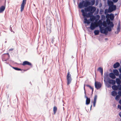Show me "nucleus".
Listing matches in <instances>:
<instances>
[{"label": "nucleus", "instance_id": "9b49d317", "mask_svg": "<svg viewBox=\"0 0 121 121\" xmlns=\"http://www.w3.org/2000/svg\"><path fill=\"white\" fill-rule=\"evenodd\" d=\"M2 59L3 61H6L9 59V58L5 54L2 56Z\"/></svg>", "mask_w": 121, "mask_h": 121}, {"label": "nucleus", "instance_id": "c85d7f7f", "mask_svg": "<svg viewBox=\"0 0 121 121\" xmlns=\"http://www.w3.org/2000/svg\"><path fill=\"white\" fill-rule=\"evenodd\" d=\"M86 86L87 87H89L92 90V93L93 91V87L91 86L88 85H86Z\"/></svg>", "mask_w": 121, "mask_h": 121}, {"label": "nucleus", "instance_id": "6e6552de", "mask_svg": "<svg viewBox=\"0 0 121 121\" xmlns=\"http://www.w3.org/2000/svg\"><path fill=\"white\" fill-rule=\"evenodd\" d=\"M84 97L85 98H86V105L89 104L90 102V98H88L86 96V94H85Z\"/></svg>", "mask_w": 121, "mask_h": 121}, {"label": "nucleus", "instance_id": "f257e3e1", "mask_svg": "<svg viewBox=\"0 0 121 121\" xmlns=\"http://www.w3.org/2000/svg\"><path fill=\"white\" fill-rule=\"evenodd\" d=\"M81 12L82 13V15L84 18L89 17L92 16L93 15V13L91 12H90L87 13L86 12H85V10L83 9L81 10Z\"/></svg>", "mask_w": 121, "mask_h": 121}, {"label": "nucleus", "instance_id": "4be33fe9", "mask_svg": "<svg viewBox=\"0 0 121 121\" xmlns=\"http://www.w3.org/2000/svg\"><path fill=\"white\" fill-rule=\"evenodd\" d=\"M120 79L119 78H116V82L117 83L118 85L121 84V81Z\"/></svg>", "mask_w": 121, "mask_h": 121}, {"label": "nucleus", "instance_id": "72a5a7b5", "mask_svg": "<svg viewBox=\"0 0 121 121\" xmlns=\"http://www.w3.org/2000/svg\"><path fill=\"white\" fill-rule=\"evenodd\" d=\"M118 90L121 91V84L118 85Z\"/></svg>", "mask_w": 121, "mask_h": 121}, {"label": "nucleus", "instance_id": "13d9d810", "mask_svg": "<svg viewBox=\"0 0 121 121\" xmlns=\"http://www.w3.org/2000/svg\"><path fill=\"white\" fill-rule=\"evenodd\" d=\"M111 87V86L110 85H109V84H108V87Z\"/></svg>", "mask_w": 121, "mask_h": 121}, {"label": "nucleus", "instance_id": "ddd939ff", "mask_svg": "<svg viewBox=\"0 0 121 121\" xmlns=\"http://www.w3.org/2000/svg\"><path fill=\"white\" fill-rule=\"evenodd\" d=\"M84 1H83L82 2H80L78 5V6L79 8L82 9L85 7L84 6Z\"/></svg>", "mask_w": 121, "mask_h": 121}, {"label": "nucleus", "instance_id": "f03ea898", "mask_svg": "<svg viewBox=\"0 0 121 121\" xmlns=\"http://www.w3.org/2000/svg\"><path fill=\"white\" fill-rule=\"evenodd\" d=\"M67 84L68 85L71 82L72 78L69 72H68L67 76Z\"/></svg>", "mask_w": 121, "mask_h": 121}, {"label": "nucleus", "instance_id": "c03bdc74", "mask_svg": "<svg viewBox=\"0 0 121 121\" xmlns=\"http://www.w3.org/2000/svg\"><path fill=\"white\" fill-rule=\"evenodd\" d=\"M118 94L119 96H121V91H119L118 92Z\"/></svg>", "mask_w": 121, "mask_h": 121}, {"label": "nucleus", "instance_id": "680f3d73", "mask_svg": "<svg viewBox=\"0 0 121 121\" xmlns=\"http://www.w3.org/2000/svg\"><path fill=\"white\" fill-rule=\"evenodd\" d=\"M102 6V4H100V5L99 6V7H100V6Z\"/></svg>", "mask_w": 121, "mask_h": 121}, {"label": "nucleus", "instance_id": "ea45409f", "mask_svg": "<svg viewBox=\"0 0 121 121\" xmlns=\"http://www.w3.org/2000/svg\"><path fill=\"white\" fill-rule=\"evenodd\" d=\"M104 12V11L103 9H100V14H102Z\"/></svg>", "mask_w": 121, "mask_h": 121}, {"label": "nucleus", "instance_id": "7c9ffc66", "mask_svg": "<svg viewBox=\"0 0 121 121\" xmlns=\"http://www.w3.org/2000/svg\"><path fill=\"white\" fill-rule=\"evenodd\" d=\"M95 3V0H92L91 1V2H90V5H91V6H92L94 5Z\"/></svg>", "mask_w": 121, "mask_h": 121}, {"label": "nucleus", "instance_id": "3c124183", "mask_svg": "<svg viewBox=\"0 0 121 121\" xmlns=\"http://www.w3.org/2000/svg\"><path fill=\"white\" fill-rule=\"evenodd\" d=\"M98 0H97L96 2L95 5L96 6L98 4Z\"/></svg>", "mask_w": 121, "mask_h": 121}, {"label": "nucleus", "instance_id": "b1692460", "mask_svg": "<svg viewBox=\"0 0 121 121\" xmlns=\"http://www.w3.org/2000/svg\"><path fill=\"white\" fill-rule=\"evenodd\" d=\"M90 6H89L88 7H85L84 9V10L85 12H90Z\"/></svg>", "mask_w": 121, "mask_h": 121}, {"label": "nucleus", "instance_id": "f3484780", "mask_svg": "<svg viewBox=\"0 0 121 121\" xmlns=\"http://www.w3.org/2000/svg\"><path fill=\"white\" fill-rule=\"evenodd\" d=\"M95 28V24L94 23H91L90 26V28L91 29V30H94Z\"/></svg>", "mask_w": 121, "mask_h": 121}, {"label": "nucleus", "instance_id": "6e6d98bb", "mask_svg": "<svg viewBox=\"0 0 121 121\" xmlns=\"http://www.w3.org/2000/svg\"><path fill=\"white\" fill-rule=\"evenodd\" d=\"M10 30L12 32V28H11V27H10Z\"/></svg>", "mask_w": 121, "mask_h": 121}, {"label": "nucleus", "instance_id": "864d4df0", "mask_svg": "<svg viewBox=\"0 0 121 121\" xmlns=\"http://www.w3.org/2000/svg\"><path fill=\"white\" fill-rule=\"evenodd\" d=\"M119 115L121 117V112H120V113L119 114Z\"/></svg>", "mask_w": 121, "mask_h": 121}, {"label": "nucleus", "instance_id": "f704fd0d", "mask_svg": "<svg viewBox=\"0 0 121 121\" xmlns=\"http://www.w3.org/2000/svg\"><path fill=\"white\" fill-rule=\"evenodd\" d=\"M120 98V96L119 95H116L115 97V99L117 100H119V99Z\"/></svg>", "mask_w": 121, "mask_h": 121}, {"label": "nucleus", "instance_id": "052dcab7", "mask_svg": "<svg viewBox=\"0 0 121 121\" xmlns=\"http://www.w3.org/2000/svg\"><path fill=\"white\" fill-rule=\"evenodd\" d=\"M103 25L104 26V27H106L104 25V23L103 24Z\"/></svg>", "mask_w": 121, "mask_h": 121}, {"label": "nucleus", "instance_id": "338daca9", "mask_svg": "<svg viewBox=\"0 0 121 121\" xmlns=\"http://www.w3.org/2000/svg\"><path fill=\"white\" fill-rule=\"evenodd\" d=\"M63 108L64 109V107Z\"/></svg>", "mask_w": 121, "mask_h": 121}, {"label": "nucleus", "instance_id": "9d476101", "mask_svg": "<svg viewBox=\"0 0 121 121\" xmlns=\"http://www.w3.org/2000/svg\"><path fill=\"white\" fill-rule=\"evenodd\" d=\"M107 24L110 27H112L114 26V24L112 22L110 21H107Z\"/></svg>", "mask_w": 121, "mask_h": 121}, {"label": "nucleus", "instance_id": "423d86ee", "mask_svg": "<svg viewBox=\"0 0 121 121\" xmlns=\"http://www.w3.org/2000/svg\"><path fill=\"white\" fill-rule=\"evenodd\" d=\"M23 66H25L26 65H27L32 67V65L31 63L30 62L28 61H25L23 62V63L22 64Z\"/></svg>", "mask_w": 121, "mask_h": 121}, {"label": "nucleus", "instance_id": "1a4fd4ad", "mask_svg": "<svg viewBox=\"0 0 121 121\" xmlns=\"http://www.w3.org/2000/svg\"><path fill=\"white\" fill-rule=\"evenodd\" d=\"M96 8L95 7L92 6H90V12H91L93 13L95 11Z\"/></svg>", "mask_w": 121, "mask_h": 121}, {"label": "nucleus", "instance_id": "603ef678", "mask_svg": "<svg viewBox=\"0 0 121 121\" xmlns=\"http://www.w3.org/2000/svg\"><path fill=\"white\" fill-rule=\"evenodd\" d=\"M119 72L121 73V68H120L119 69Z\"/></svg>", "mask_w": 121, "mask_h": 121}, {"label": "nucleus", "instance_id": "39448f33", "mask_svg": "<svg viewBox=\"0 0 121 121\" xmlns=\"http://www.w3.org/2000/svg\"><path fill=\"white\" fill-rule=\"evenodd\" d=\"M95 87L97 89H98L100 88L101 86V84L100 82H95Z\"/></svg>", "mask_w": 121, "mask_h": 121}, {"label": "nucleus", "instance_id": "49530a36", "mask_svg": "<svg viewBox=\"0 0 121 121\" xmlns=\"http://www.w3.org/2000/svg\"><path fill=\"white\" fill-rule=\"evenodd\" d=\"M96 102H95V101H93V106L94 107H95V106Z\"/></svg>", "mask_w": 121, "mask_h": 121}, {"label": "nucleus", "instance_id": "bb28decb", "mask_svg": "<svg viewBox=\"0 0 121 121\" xmlns=\"http://www.w3.org/2000/svg\"><path fill=\"white\" fill-rule=\"evenodd\" d=\"M100 28V31L102 33H104V31L105 29H104V27H101V26H99Z\"/></svg>", "mask_w": 121, "mask_h": 121}, {"label": "nucleus", "instance_id": "de8ad7c7", "mask_svg": "<svg viewBox=\"0 0 121 121\" xmlns=\"http://www.w3.org/2000/svg\"><path fill=\"white\" fill-rule=\"evenodd\" d=\"M90 23V21L89 20H88L87 22H86V23H87V24H88Z\"/></svg>", "mask_w": 121, "mask_h": 121}, {"label": "nucleus", "instance_id": "dca6fc26", "mask_svg": "<svg viewBox=\"0 0 121 121\" xmlns=\"http://www.w3.org/2000/svg\"><path fill=\"white\" fill-rule=\"evenodd\" d=\"M107 4L109 7L114 5L113 2L111 0H108Z\"/></svg>", "mask_w": 121, "mask_h": 121}, {"label": "nucleus", "instance_id": "5fc2aeb1", "mask_svg": "<svg viewBox=\"0 0 121 121\" xmlns=\"http://www.w3.org/2000/svg\"><path fill=\"white\" fill-rule=\"evenodd\" d=\"M119 103L121 104V99L119 101Z\"/></svg>", "mask_w": 121, "mask_h": 121}, {"label": "nucleus", "instance_id": "c756f323", "mask_svg": "<svg viewBox=\"0 0 121 121\" xmlns=\"http://www.w3.org/2000/svg\"><path fill=\"white\" fill-rule=\"evenodd\" d=\"M94 32L95 35H98L99 34V31L98 30H95L94 31Z\"/></svg>", "mask_w": 121, "mask_h": 121}, {"label": "nucleus", "instance_id": "4d7b16f0", "mask_svg": "<svg viewBox=\"0 0 121 121\" xmlns=\"http://www.w3.org/2000/svg\"><path fill=\"white\" fill-rule=\"evenodd\" d=\"M13 50V48H11L9 49V50L10 51H12Z\"/></svg>", "mask_w": 121, "mask_h": 121}, {"label": "nucleus", "instance_id": "4c0bfd02", "mask_svg": "<svg viewBox=\"0 0 121 121\" xmlns=\"http://www.w3.org/2000/svg\"><path fill=\"white\" fill-rule=\"evenodd\" d=\"M54 37H52L51 38V42L52 43H53L54 42Z\"/></svg>", "mask_w": 121, "mask_h": 121}, {"label": "nucleus", "instance_id": "7ed1b4c3", "mask_svg": "<svg viewBox=\"0 0 121 121\" xmlns=\"http://www.w3.org/2000/svg\"><path fill=\"white\" fill-rule=\"evenodd\" d=\"M109 13H111L112 11L115 10L116 9V6L115 5H113L109 7Z\"/></svg>", "mask_w": 121, "mask_h": 121}, {"label": "nucleus", "instance_id": "e2e57ef3", "mask_svg": "<svg viewBox=\"0 0 121 121\" xmlns=\"http://www.w3.org/2000/svg\"><path fill=\"white\" fill-rule=\"evenodd\" d=\"M5 63L7 64H8V63H7V62H5Z\"/></svg>", "mask_w": 121, "mask_h": 121}, {"label": "nucleus", "instance_id": "a19ab883", "mask_svg": "<svg viewBox=\"0 0 121 121\" xmlns=\"http://www.w3.org/2000/svg\"><path fill=\"white\" fill-rule=\"evenodd\" d=\"M84 19V23H86L88 20L86 17Z\"/></svg>", "mask_w": 121, "mask_h": 121}, {"label": "nucleus", "instance_id": "412c9836", "mask_svg": "<svg viewBox=\"0 0 121 121\" xmlns=\"http://www.w3.org/2000/svg\"><path fill=\"white\" fill-rule=\"evenodd\" d=\"M5 7L2 6L0 8V13H2L5 10Z\"/></svg>", "mask_w": 121, "mask_h": 121}, {"label": "nucleus", "instance_id": "5701e85b", "mask_svg": "<svg viewBox=\"0 0 121 121\" xmlns=\"http://www.w3.org/2000/svg\"><path fill=\"white\" fill-rule=\"evenodd\" d=\"M98 70L99 71L100 73H101V75L102 76L103 72V68L101 67H99L98 68Z\"/></svg>", "mask_w": 121, "mask_h": 121}, {"label": "nucleus", "instance_id": "cd10ccee", "mask_svg": "<svg viewBox=\"0 0 121 121\" xmlns=\"http://www.w3.org/2000/svg\"><path fill=\"white\" fill-rule=\"evenodd\" d=\"M111 94L113 96H114L116 95L117 93L116 91H113L112 92Z\"/></svg>", "mask_w": 121, "mask_h": 121}, {"label": "nucleus", "instance_id": "4468645a", "mask_svg": "<svg viewBox=\"0 0 121 121\" xmlns=\"http://www.w3.org/2000/svg\"><path fill=\"white\" fill-rule=\"evenodd\" d=\"M84 6L85 7H87L88 6L90 5V2L89 1H84Z\"/></svg>", "mask_w": 121, "mask_h": 121}, {"label": "nucleus", "instance_id": "20e7f679", "mask_svg": "<svg viewBox=\"0 0 121 121\" xmlns=\"http://www.w3.org/2000/svg\"><path fill=\"white\" fill-rule=\"evenodd\" d=\"M26 0H23V1L21 5V11L22 12L24 10V7L26 4Z\"/></svg>", "mask_w": 121, "mask_h": 121}, {"label": "nucleus", "instance_id": "a18cd8bd", "mask_svg": "<svg viewBox=\"0 0 121 121\" xmlns=\"http://www.w3.org/2000/svg\"><path fill=\"white\" fill-rule=\"evenodd\" d=\"M113 2L114 3H116L118 1V0H112Z\"/></svg>", "mask_w": 121, "mask_h": 121}, {"label": "nucleus", "instance_id": "a211bd4d", "mask_svg": "<svg viewBox=\"0 0 121 121\" xmlns=\"http://www.w3.org/2000/svg\"><path fill=\"white\" fill-rule=\"evenodd\" d=\"M109 76L110 78L113 79L115 78L116 77L115 74L112 73H110L109 74Z\"/></svg>", "mask_w": 121, "mask_h": 121}, {"label": "nucleus", "instance_id": "09e8293b", "mask_svg": "<svg viewBox=\"0 0 121 121\" xmlns=\"http://www.w3.org/2000/svg\"><path fill=\"white\" fill-rule=\"evenodd\" d=\"M119 77L120 79L121 80V73L119 75Z\"/></svg>", "mask_w": 121, "mask_h": 121}, {"label": "nucleus", "instance_id": "69168bd1", "mask_svg": "<svg viewBox=\"0 0 121 121\" xmlns=\"http://www.w3.org/2000/svg\"><path fill=\"white\" fill-rule=\"evenodd\" d=\"M8 55H9V54L8 53Z\"/></svg>", "mask_w": 121, "mask_h": 121}, {"label": "nucleus", "instance_id": "79ce46f5", "mask_svg": "<svg viewBox=\"0 0 121 121\" xmlns=\"http://www.w3.org/2000/svg\"><path fill=\"white\" fill-rule=\"evenodd\" d=\"M111 27H109L107 28V30H108V31H111L112 30H111Z\"/></svg>", "mask_w": 121, "mask_h": 121}, {"label": "nucleus", "instance_id": "2eb2a0df", "mask_svg": "<svg viewBox=\"0 0 121 121\" xmlns=\"http://www.w3.org/2000/svg\"><path fill=\"white\" fill-rule=\"evenodd\" d=\"M109 74H108V73L107 72L106 73H105L104 74V82L105 81V80L107 79H109V78H108Z\"/></svg>", "mask_w": 121, "mask_h": 121}, {"label": "nucleus", "instance_id": "a878e982", "mask_svg": "<svg viewBox=\"0 0 121 121\" xmlns=\"http://www.w3.org/2000/svg\"><path fill=\"white\" fill-rule=\"evenodd\" d=\"M121 29V26H120V21H119V23L117 26V30L118 32H119L120 31Z\"/></svg>", "mask_w": 121, "mask_h": 121}, {"label": "nucleus", "instance_id": "bf43d9fd", "mask_svg": "<svg viewBox=\"0 0 121 121\" xmlns=\"http://www.w3.org/2000/svg\"><path fill=\"white\" fill-rule=\"evenodd\" d=\"M92 105H91V107H90L91 110V107H92Z\"/></svg>", "mask_w": 121, "mask_h": 121}, {"label": "nucleus", "instance_id": "8fccbe9b", "mask_svg": "<svg viewBox=\"0 0 121 121\" xmlns=\"http://www.w3.org/2000/svg\"><path fill=\"white\" fill-rule=\"evenodd\" d=\"M118 108L121 110V106L120 105H118Z\"/></svg>", "mask_w": 121, "mask_h": 121}, {"label": "nucleus", "instance_id": "2f4dec72", "mask_svg": "<svg viewBox=\"0 0 121 121\" xmlns=\"http://www.w3.org/2000/svg\"><path fill=\"white\" fill-rule=\"evenodd\" d=\"M57 110V108L56 106H54L53 107V111L54 112V114H55Z\"/></svg>", "mask_w": 121, "mask_h": 121}, {"label": "nucleus", "instance_id": "e433bc0d", "mask_svg": "<svg viewBox=\"0 0 121 121\" xmlns=\"http://www.w3.org/2000/svg\"><path fill=\"white\" fill-rule=\"evenodd\" d=\"M97 95H95L94 97V101L96 102V99L97 98Z\"/></svg>", "mask_w": 121, "mask_h": 121}, {"label": "nucleus", "instance_id": "0eeeda50", "mask_svg": "<svg viewBox=\"0 0 121 121\" xmlns=\"http://www.w3.org/2000/svg\"><path fill=\"white\" fill-rule=\"evenodd\" d=\"M106 17H109L111 21H112L114 19V16L113 14L111 13L110 15L107 14L106 16Z\"/></svg>", "mask_w": 121, "mask_h": 121}, {"label": "nucleus", "instance_id": "37998d69", "mask_svg": "<svg viewBox=\"0 0 121 121\" xmlns=\"http://www.w3.org/2000/svg\"><path fill=\"white\" fill-rule=\"evenodd\" d=\"M86 85H85V84H84V86L83 88H84V94H86V90H85V86H86Z\"/></svg>", "mask_w": 121, "mask_h": 121}, {"label": "nucleus", "instance_id": "c9c22d12", "mask_svg": "<svg viewBox=\"0 0 121 121\" xmlns=\"http://www.w3.org/2000/svg\"><path fill=\"white\" fill-rule=\"evenodd\" d=\"M13 68L15 70H21V69L20 68H18L17 67H13Z\"/></svg>", "mask_w": 121, "mask_h": 121}, {"label": "nucleus", "instance_id": "473e14b6", "mask_svg": "<svg viewBox=\"0 0 121 121\" xmlns=\"http://www.w3.org/2000/svg\"><path fill=\"white\" fill-rule=\"evenodd\" d=\"M109 9L108 10L107 9H106L104 11V13L106 15H107L108 14V13H109Z\"/></svg>", "mask_w": 121, "mask_h": 121}, {"label": "nucleus", "instance_id": "58836bf2", "mask_svg": "<svg viewBox=\"0 0 121 121\" xmlns=\"http://www.w3.org/2000/svg\"><path fill=\"white\" fill-rule=\"evenodd\" d=\"M104 33L105 35H107V34L108 33V31L107 30L105 29L104 31Z\"/></svg>", "mask_w": 121, "mask_h": 121}, {"label": "nucleus", "instance_id": "393cba45", "mask_svg": "<svg viewBox=\"0 0 121 121\" xmlns=\"http://www.w3.org/2000/svg\"><path fill=\"white\" fill-rule=\"evenodd\" d=\"M113 72L114 74L116 76H118L119 75V72L117 70V69H115L113 70Z\"/></svg>", "mask_w": 121, "mask_h": 121}, {"label": "nucleus", "instance_id": "aec40b11", "mask_svg": "<svg viewBox=\"0 0 121 121\" xmlns=\"http://www.w3.org/2000/svg\"><path fill=\"white\" fill-rule=\"evenodd\" d=\"M112 89L114 91H117L118 90V85L116 86L113 85L112 87Z\"/></svg>", "mask_w": 121, "mask_h": 121}, {"label": "nucleus", "instance_id": "0e129e2a", "mask_svg": "<svg viewBox=\"0 0 121 121\" xmlns=\"http://www.w3.org/2000/svg\"><path fill=\"white\" fill-rule=\"evenodd\" d=\"M6 41H5V43H6Z\"/></svg>", "mask_w": 121, "mask_h": 121}, {"label": "nucleus", "instance_id": "f8f14e48", "mask_svg": "<svg viewBox=\"0 0 121 121\" xmlns=\"http://www.w3.org/2000/svg\"><path fill=\"white\" fill-rule=\"evenodd\" d=\"M108 83L110 84L114 85L116 83V81L114 80L111 79H108Z\"/></svg>", "mask_w": 121, "mask_h": 121}, {"label": "nucleus", "instance_id": "6ab92c4d", "mask_svg": "<svg viewBox=\"0 0 121 121\" xmlns=\"http://www.w3.org/2000/svg\"><path fill=\"white\" fill-rule=\"evenodd\" d=\"M120 65L119 63L118 62H117L114 64L113 67L114 68L116 69Z\"/></svg>", "mask_w": 121, "mask_h": 121}]
</instances>
